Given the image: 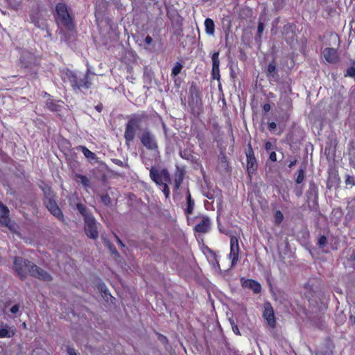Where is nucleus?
<instances>
[{"label": "nucleus", "instance_id": "nucleus-26", "mask_svg": "<svg viewBox=\"0 0 355 355\" xmlns=\"http://www.w3.org/2000/svg\"><path fill=\"white\" fill-rule=\"evenodd\" d=\"M98 288L101 291V293L103 294V297L105 301L108 302L110 299L112 298V296L108 292V290L107 289L105 284H99L98 286Z\"/></svg>", "mask_w": 355, "mask_h": 355}, {"label": "nucleus", "instance_id": "nucleus-50", "mask_svg": "<svg viewBox=\"0 0 355 355\" xmlns=\"http://www.w3.org/2000/svg\"><path fill=\"white\" fill-rule=\"evenodd\" d=\"M316 355H333L331 350H320L316 352Z\"/></svg>", "mask_w": 355, "mask_h": 355}, {"label": "nucleus", "instance_id": "nucleus-49", "mask_svg": "<svg viewBox=\"0 0 355 355\" xmlns=\"http://www.w3.org/2000/svg\"><path fill=\"white\" fill-rule=\"evenodd\" d=\"M346 184H352L355 186V178L349 175H346L345 180Z\"/></svg>", "mask_w": 355, "mask_h": 355}, {"label": "nucleus", "instance_id": "nucleus-12", "mask_svg": "<svg viewBox=\"0 0 355 355\" xmlns=\"http://www.w3.org/2000/svg\"><path fill=\"white\" fill-rule=\"evenodd\" d=\"M263 316L267 320V323L270 327L272 328L275 327L276 322L275 319L274 310L270 303L266 302L264 304V311Z\"/></svg>", "mask_w": 355, "mask_h": 355}, {"label": "nucleus", "instance_id": "nucleus-29", "mask_svg": "<svg viewBox=\"0 0 355 355\" xmlns=\"http://www.w3.org/2000/svg\"><path fill=\"white\" fill-rule=\"evenodd\" d=\"M79 148L81 149L83 153L87 158L90 159H95L96 158L95 153L90 151L85 146H80Z\"/></svg>", "mask_w": 355, "mask_h": 355}, {"label": "nucleus", "instance_id": "nucleus-46", "mask_svg": "<svg viewBox=\"0 0 355 355\" xmlns=\"http://www.w3.org/2000/svg\"><path fill=\"white\" fill-rule=\"evenodd\" d=\"M265 25L263 22L261 20L259 21L258 27H257V37L260 39L261 37V34L264 30Z\"/></svg>", "mask_w": 355, "mask_h": 355}, {"label": "nucleus", "instance_id": "nucleus-42", "mask_svg": "<svg viewBox=\"0 0 355 355\" xmlns=\"http://www.w3.org/2000/svg\"><path fill=\"white\" fill-rule=\"evenodd\" d=\"M327 244V239L324 235L320 236L318 241V245L320 248H324Z\"/></svg>", "mask_w": 355, "mask_h": 355}, {"label": "nucleus", "instance_id": "nucleus-4", "mask_svg": "<svg viewBox=\"0 0 355 355\" xmlns=\"http://www.w3.org/2000/svg\"><path fill=\"white\" fill-rule=\"evenodd\" d=\"M15 271L21 280L26 279L27 275L33 272L35 263L22 257H15L14 260Z\"/></svg>", "mask_w": 355, "mask_h": 355}, {"label": "nucleus", "instance_id": "nucleus-10", "mask_svg": "<svg viewBox=\"0 0 355 355\" xmlns=\"http://www.w3.org/2000/svg\"><path fill=\"white\" fill-rule=\"evenodd\" d=\"M31 20L36 27L41 28L42 30H46L47 36H51V33L48 30L46 20L44 17H42L41 15L38 12L31 14Z\"/></svg>", "mask_w": 355, "mask_h": 355}, {"label": "nucleus", "instance_id": "nucleus-24", "mask_svg": "<svg viewBox=\"0 0 355 355\" xmlns=\"http://www.w3.org/2000/svg\"><path fill=\"white\" fill-rule=\"evenodd\" d=\"M187 208L185 209V213L187 215H189L193 213L195 202L194 200L191 198V196L189 189L187 190Z\"/></svg>", "mask_w": 355, "mask_h": 355}, {"label": "nucleus", "instance_id": "nucleus-36", "mask_svg": "<svg viewBox=\"0 0 355 355\" xmlns=\"http://www.w3.org/2000/svg\"><path fill=\"white\" fill-rule=\"evenodd\" d=\"M75 176H76V178L80 179L81 184L85 187H89V179L86 176L80 175V174H78V173H76L75 175Z\"/></svg>", "mask_w": 355, "mask_h": 355}, {"label": "nucleus", "instance_id": "nucleus-40", "mask_svg": "<svg viewBox=\"0 0 355 355\" xmlns=\"http://www.w3.org/2000/svg\"><path fill=\"white\" fill-rule=\"evenodd\" d=\"M284 216L282 211H277L275 214V223L276 225H279L283 220Z\"/></svg>", "mask_w": 355, "mask_h": 355}, {"label": "nucleus", "instance_id": "nucleus-48", "mask_svg": "<svg viewBox=\"0 0 355 355\" xmlns=\"http://www.w3.org/2000/svg\"><path fill=\"white\" fill-rule=\"evenodd\" d=\"M168 184H169V183L165 182L163 184H162L164 187L162 191L164 193L166 198H168L169 193H170L169 187L168 186Z\"/></svg>", "mask_w": 355, "mask_h": 355}, {"label": "nucleus", "instance_id": "nucleus-34", "mask_svg": "<svg viewBox=\"0 0 355 355\" xmlns=\"http://www.w3.org/2000/svg\"><path fill=\"white\" fill-rule=\"evenodd\" d=\"M305 178V168H301L297 171V175L295 179V182L297 184H301Z\"/></svg>", "mask_w": 355, "mask_h": 355}, {"label": "nucleus", "instance_id": "nucleus-18", "mask_svg": "<svg viewBox=\"0 0 355 355\" xmlns=\"http://www.w3.org/2000/svg\"><path fill=\"white\" fill-rule=\"evenodd\" d=\"M306 196L308 202L312 200L314 204L316 203L318 199V187L313 181L309 182V190L306 191Z\"/></svg>", "mask_w": 355, "mask_h": 355}, {"label": "nucleus", "instance_id": "nucleus-22", "mask_svg": "<svg viewBox=\"0 0 355 355\" xmlns=\"http://www.w3.org/2000/svg\"><path fill=\"white\" fill-rule=\"evenodd\" d=\"M267 76L277 80L279 76L277 74L276 64L275 61L271 62L268 66Z\"/></svg>", "mask_w": 355, "mask_h": 355}, {"label": "nucleus", "instance_id": "nucleus-19", "mask_svg": "<svg viewBox=\"0 0 355 355\" xmlns=\"http://www.w3.org/2000/svg\"><path fill=\"white\" fill-rule=\"evenodd\" d=\"M210 225L209 218L207 216H204L201 222L195 226L194 230L199 233H206L209 230Z\"/></svg>", "mask_w": 355, "mask_h": 355}, {"label": "nucleus", "instance_id": "nucleus-27", "mask_svg": "<svg viewBox=\"0 0 355 355\" xmlns=\"http://www.w3.org/2000/svg\"><path fill=\"white\" fill-rule=\"evenodd\" d=\"M87 75H85L84 79H80V81H78L77 80V85H72V87L76 89H80V88H85V89H88L90 86V83H89L87 80Z\"/></svg>", "mask_w": 355, "mask_h": 355}, {"label": "nucleus", "instance_id": "nucleus-52", "mask_svg": "<svg viewBox=\"0 0 355 355\" xmlns=\"http://www.w3.org/2000/svg\"><path fill=\"white\" fill-rule=\"evenodd\" d=\"M158 340L162 343L163 344H167L168 343V339L167 338L162 334H158Z\"/></svg>", "mask_w": 355, "mask_h": 355}, {"label": "nucleus", "instance_id": "nucleus-60", "mask_svg": "<svg viewBox=\"0 0 355 355\" xmlns=\"http://www.w3.org/2000/svg\"><path fill=\"white\" fill-rule=\"evenodd\" d=\"M270 109H271V106H270V104H268V103H266V104H264V105H263V111H264L265 112H269V111L270 110Z\"/></svg>", "mask_w": 355, "mask_h": 355}, {"label": "nucleus", "instance_id": "nucleus-17", "mask_svg": "<svg viewBox=\"0 0 355 355\" xmlns=\"http://www.w3.org/2000/svg\"><path fill=\"white\" fill-rule=\"evenodd\" d=\"M21 67L24 68L32 69L33 66L35 65L36 59L35 56L31 53H24L20 59Z\"/></svg>", "mask_w": 355, "mask_h": 355}, {"label": "nucleus", "instance_id": "nucleus-6", "mask_svg": "<svg viewBox=\"0 0 355 355\" xmlns=\"http://www.w3.org/2000/svg\"><path fill=\"white\" fill-rule=\"evenodd\" d=\"M141 144L150 150H157L158 146L155 136L149 129L145 128L139 136Z\"/></svg>", "mask_w": 355, "mask_h": 355}, {"label": "nucleus", "instance_id": "nucleus-8", "mask_svg": "<svg viewBox=\"0 0 355 355\" xmlns=\"http://www.w3.org/2000/svg\"><path fill=\"white\" fill-rule=\"evenodd\" d=\"M245 155L247 157L248 172L250 175L253 174L257 171L258 164L250 143L248 144V150L245 153Z\"/></svg>", "mask_w": 355, "mask_h": 355}, {"label": "nucleus", "instance_id": "nucleus-16", "mask_svg": "<svg viewBox=\"0 0 355 355\" xmlns=\"http://www.w3.org/2000/svg\"><path fill=\"white\" fill-rule=\"evenodd\" d=\"M9 209L0 202V223L11 229L10 225V219L8 217Z\"/></svg>", "mask_w": 355, "mask_h": 355}, {"label": "nucleus", "instance_id": "nucleus-39", "mask_svg": "<svg viewBox=\"0 0 355 355\" xmlns=\"http://www.w3.org/2000/svg\"><path fill=\"white\" fill-rule=\"evenodd\" d=\"M101 201L105 206H110L112 204L111 198L107 193L101 196Z\"/></svg>", "mask_w": 355, "mask_h": 355}, {"label": "nucleus", "instance_id": "nucleus-59", "mask_svg": "<svg viewBox=\"0 0 355 355\" xmlns=\"http://www.w3.org/2000/svg\"><path fill=\"white\" fill-rule=\"evenodd\" d=\"M144 41L146 44L150 45L153 42V38L150 35H147Z\"/></svg>", "mask_w": 355, "mask_h": 355}, {"label": "nucleus", "instance_id": "nucleus-47", "mask_svg": "<svg viewBox=\"0 0 355 355\" xmlns=\"http://www.w3.org/2000/svg\"><path fill=\"white\" fill-rule=\"evenodd\" d=\"M230 322L231 324L233 331L237 335H241L239 327L234 321V320L230 319Z\"/></svg>", "mask_w": 355, "mask_h": 355}, {"label": "nucleus", "instance_id": "nucleus-55", "mask_svg": "<svg viewBox=\"0 0 355 355\" xmlns=\"http://www.w3.org/2000/svg\"><path fill=\"white\" fill-rule=\"evenodd\" d=\"M273 148H275L273 147V145L272 144V143L270 141H266L265 143V149L267 151L270 150V149H273Z\"/></svg>", "mask_w": 355, "mask_h": 355}, {"label": "nucleus", "instance_id": "nucleus-64", "mask_svg": "<svg viewBox=\"0 0 355 355\" xmlns=\"http://www.w3.org/2000/svg\"><path fill=\"white\" fill-rule=\"evenodd\" d=\"M349 322L352 324H355V316L351 315L349 316Z\"/></svg>", "mask_w": 355, "mask_h": 355}, {"label": "nucleus", "instance_id": "nucleus-3", "mask_svg": "<svg viewBox=\"0 0 355 355\" xmlns=\"http://www.w3.org/2000/svg\"><path fill=\"white\" fill-rule=\"evenodd\" d=\"M147 119L146 114H132L128 121L124 133L126 141H132L135 139L136 130L141 129V123Z\"/></svg>", "mask_w": 355, "mask_h": 355}, {"label": "nucleus", "instance_id": "nucleus-23", "mask_svg": "<svg viewBox=\"0 0 355 355\" xmlns=\"http://www.w3.org/2000/svg\"><path fill=\"white\" fill-rule=\"evenodd\" d=\"M76 209L78 210L79 213L83 216L84 220L89 218L93 217L92 214L90 213L89 209L82 203H77Z\"/></svg>", "mask_w": 355, "mask_h": 355}, {"label": "nucleus", "instance_id": "nucleus-32", "mask_svg": "<svg viewBox=\"0 0 355 355\" xmlns=\"http://www.w3.org/2000/svg\"><path fill=\"white\" fill-rule=\"evenodd\" d=\"M184 179V173L182 171H180L178 173L175 174V189H178L180 184L182 183Z\"/></svg>", "mask_w": 355, "mask_h": 355}, {"label": "nucleus", "instance_id": "nucleus-25", "mask_svg": "<svg viewBox=\"0 0 355 355\" xmlns=\"http://www.w3.org/2000/svg\"><path fill=\"white\" fill-rule=\"evenodd\" d=\"M205 26L206 33L209 35H213L214 34L215 25L211 19L207 18L205 21Z\"/></svg>", "mask_w": 355, "mask_h": 355}, {"label": "nucleus", "instance_id": "nucleus-43", "mask_svg": "<svg viewBox=\"0 0 355 355\" xmlns=\"http://www.w3.org/2000/svg\"><path fill=\"white\" fill-rule=\"evenodd\" d=\"M211 76L213 79L219 80L220 79V70L218 67H212Z\"/></svg>", "mask_w": 355, "mask_h": 355}, {"label": "nucleus", "instance_id": "nucleus-35", "mask_svg": "<svg viewBox=\"0 0 355 355\" xmlns=\"http://www.w3.org/2000/svg\"><path fill=\"white\" fill-rule=\"evenodd\" d=\"M339 178L337 177L336 175H334V176H331L327 183V187L328 189H331L333 187L335 184L337 185L338 182Z\"/></svg>", "mask_w": 355, "mask_h": 355}, {"label": "nucleus", "instance_id": "nucleus-30", "mask_svg": "<svg viewBox=\"0 0 355 355\" xmlns=\"http://www.w3.org/2000/svg\"><path fill=\"white\" fill-rule=\"evenodd\" d=\"M104 243H105V245L110 250L112 254L114 255L115 257H120L119 253L118 252V251L116 250V249L115 248L114 245L109 240L105 239L104 240Z\"/></svg>", "mask_w": 355, "mask_h": 355}, {"label": "nucleus", "instance_id": "nucleus-5", "mask_svg": "<svg viewBox=\"0 0 355 355\" xmlns=\"http://www.w3.org/2000/svg\"><path fill=\"white\" fill-rule=\"evenodd\" d=\"M150 177L153 181L159 185L163 184L165 182L171 183L170 174L166 168L159 171L155 167L152 166L150 170Z\"/></svg>", "mask_w": 355, "mask_h": 355}, {"label": "nucleus", "instance_id": "nucleus-28", "mask_svg": "<svg viewBox=\"0 0 355 355\" xmlns=\"http://www.w3.org/2000/svg\"><path fill=\"white\" fill-rule=\"evenodd\" d=\"M219 160H220V162H219L220 167L225 172H227L228 168H229V164H228L227 159L226 156L223 153L220 154V156L219 157Z\"/></svg>", "mask_w": 355, "mask_h": 355}, {"label": "nucleus", "instance_id": "nucleus-21", "mask_svg": "<svg viewBox=\"0 0 355 355\" xmlns=\"http://www.w3.org/2000/svg\"><path fill=\"white\" fill-rule=\"evenodd\" d=\"M62 78L64 80L67 79L71 83V85H77V76L76 75L71 71L69 69H66L62 72Z\"/></svg>", "mask_w": 355, "mask_h": 355}, {"label": "nucleus", "instance_id": "nucleus-7", "mask_svg": "<svg viewBox=\"0 0 355 355\" xmlns=\"http://www.w3.org/2000/svg\"><path fill=\"white\" fill-rule=\"evenodd\" d=\"M84 230L86 235L92 239H96L98 237L96 220L94 217L89 218L84 220Z\"/></svg>", "mask_w": 355, "mask_h": 355}, {"label": "nucleus", "instance_id": "nucleus-51", "mask_svg": "<svg viewBox=\"0 0 355 355\" xmlns=\"http://www.w3.org/2000/svg\"><path fill=\"white\" fill-rule=\"evenodd\" d=\"M112 161L119 165V166H124V167H128V165L127 163L124 164L122 161L118 159H112Z\"/></svg>", "mask_w": 355, "mask_h": 355}, {"label": "nucleus", "instance_id": "nucleus-62", "mask_svg": "<svg viewBox=\"0 0 355 355\" xmlns=\"http://www.w3.org/2000/svg\"><path fill=\"white\" fill-rule=\"evenodd\" d=\"M349 259L353 262H355V250L352 252Z\"/></svg>", "mask_w": 355, "mask_h": 355}, {"label": "nucleus", "instance_id": "nucleus-57", "mask_svg": "<svg viewBox=\"0 0 355 355\" xmlns=\"http://www.w3.org/2000/svg\"><path fill=\"white\" fill-rule=\"evenodd\" d=\"M145 0H132V3L139 7L140 5L144 3Z\"/></svg>", "mask_w": 355, "mask_h": 355}, {"label": "nucleus", "instance_id": "nucleus-33", "mask_svg": "<svg viewBox=\"0 0 355 355\" xmlns=\"http://www.w3.org/2000/svg\"><path fill=\"white\" fill-rule=\"evenodd\" d=\"M46 106L48 108L53 112H60L61 106L55 103H54L51 100H49L46 101Z\"/></svg>", "mask_w": 355, "mask_h": 355}, {"label": "nucleus", "instance_id": "nucleus-13", "mask_svg": "<svg viewBox=\"0 0 355 355\" xmlns=\"http://www.w3.org/2000/svg\"><path fill=\"white\" fill-rule=\"evenodd\" d=\"M230 257L232 258V266H234L236 264L239 259V247L237 238L232 236L230 239Z\"/></svg>", "mask_w": 355, "mask_h": 355}, {"label": "nucleus", "instance_id": "nucleus-54", "mask_svg": "<svg viewBox=\"0 0 355 355\" xmlns=\"http://www.w3.org/2000/svg\"><path fill=\"white\" fill-rule=\"evenodd\" d=\"M67 352L69 355H77L75 349L69 346L67 347Z\"/></svg>", "mask_w": 355, "mask_h": 355}, {"label": "nucleus", "instance_id": "nucleus-15", "mask_svg": "<svg viewBox=\"0 0 355 355\" xmlns=\"http://www.w3.org/2000/svg\"><path fill=\"white\" fill-rule=\"evenodd\" d=\"M240 280L243 288L251 289L254 293H259L261 292V286L257 282L252 279H245L244 277L241 278Z\"/></svg>", "mask_w": 355, "mask_h": 355}, {"label": "nucleus", "instance_id": "nucleus-11", "mask_svg": "<svg viewBox=\"0 0 355 355\" xmlns=\"http://www.w3.org/2000/svg\"><path fill=\"white\" fill-rule=\"evenodd\" d=\"M296 26L293 24H287L283 27L282 35L288 44H291L295 39Z\"/></svg>", "mask_w": 355, "mask_h": 355}, {"label": "nucleus", "instance_id": "nucleus-58", "mask_svg": "<svg viewBox=\"0 0 355 355\" xmlns=\"http://www.w3.org/2000/svg\"><path fill=\"white\" fill-rule=\"evenodd\" d=\"M269 158L271 161L276 162L277 161V155H276L275 152L270 153Z\"/></svg>", "mask_w": 355, "mask_h": 355}, {"label": "nucleus", "instance_id": "nucleus-9", "mask_svg": "<svg viewBox=\"0 0 355 355\" xmlns=\"http://www.w3.org/2000/svg\"><path fill=\"white\" fill-rule=\"evenodd\" d=\"M189 105L191 107V113L194 116H198L202 110V103L200 95L189 96Z\"/></svg>", "mask_w": 355, "mask_h": 355}, {"label": "nucleus", "instance_id": "nucleus-1", "mask_svg": "<svg viewBox=\"0 0 355 355\" xmlns=\"http://www.w3.org/2000/svg\"><path fill=\"white\" fill-rule=\"evenodd\" d=\"M41 189L44 193V203L47 209L59 220L64 222V214L55 200V194L51 187L47 184H45L44 187H41Z\"/></svg>", "mask_w": 355, "mask_h": 355}, {"label": "nucleus", "instance_id": "nucleus-38", "mask_svg": "<svg viewBox=\"0 0 355 355\" xmlns=\"http://www.w3.org/2000/svg\"><path fill=\"white\" fill-rule=\"evenodd\" d=\"M183 66L180 62H176L175 65L172 69L171 75L173 77H175L178 74H179L182 69Z\"/></svg>", "mask_w": 355, "mask_h": 355}, {"label": "nucleus", "instance_id": "nucleus-14", "mask_svg": "<svg viewBox=\"0 0 355 355\" xmlns=\"http://www.w3.org/2000/svg\"><path fill=\"white\" fill-rule=\"evenodd\" d=\"M31 275L45 282H51L53 279V277L49 273L35 264L33 268V272H31Z\"/></svg>", "mask_w": 355, "mask_h": 355}, {"label": "nucleus", "instance_id": "nucleus-53", "mask_svg": "<svg viewBox=\"0 0 355 355\" xmlns=\"http://www.w3.org/2000/svg\"><path fill=\"white\" fill-rule=\"evenodd\" d=\"M19 304H15L12 306L10 309V312L13 314L17 313L19 311Z\"/></svg>", "mask_w": 355, "mask_h": 355}, {"label": "nucleus", "instance_id": "nucleus-20", "mask_svg": "<svg viewBox=\"0 0 355 355\" xmlns=\"http://www.w3.org/2000/svg\"><path fill=\"white\" fill-rule=\"evenodd\" d=\"M324 57L328 62L336 63L338 60L337 51L333 48H326L323 52Z\"/></svg>", "mask_w": 355, "mask_h": 355}, {"label": "nucleus", "instance_id": "nucleus-45", "mask_svg": "<svg viewBox=\"0 0 355 355\" xmlns=\"http://www.w3.org/2000/svg\"><path fill=\"white\" fill-rule=\"evenodd\" d=\"M13 335L7 329V328H0V338H10Z\"/></svg>", "mask_w": 355, "mask_h": 355}, {"label": "nucleus", "instance_id": "nucleus-63", "mask_svg": "<svg viewBox=\"0 0 355 355\" xmlns=\"http://www.w3.org/2000/svg\"><path fill=\"white\" fill-rule=\"evenodd\" d=\"M95 109L98 112H101L103 110V105L98 104L95 107Z\"/></svg>", "mask_w": 355, "mask_h": 355}, {"label": "nucleus", "instance_id": "nucleus-56", "mask_svg": "<svg viewBox=\"0 0 355 355\" xmlns=\"http://www.w3.org/2000/svg\"><path fill=\"white\" fill-rule=\"evenodd\" d=\"M277 128V124L275 122H270L268 124V128L270 131H273Z\"/></svg>", "mask_w": 355, "mask_h": 355}, {"label": "nucleus", "instance_id": "nucleus-41", "mask_svg": "<svg viewBox=\"0 0 355 355\" xmlns=\"http://www.w3.org/2000/svg\"><path fill=\"white\" fill-rule=\"evenodd\" d=\"M189 95L193 96V95H200V91L198 88L197 87L196 83H192L191 85L189 88Z\"/></svg>", "mask_w": 355, "mask_h": 355}, {"label": "nucleus", "instance_id": "nucleus-61", "mask_svg": "<svg viewBox=\"0 0 355 355\" xmlns=\"http://www.w3.org/2000/svg\"><path fill=\"white\" fill-rule=\"evenodd\" d=\"M114 236L116 239L117 243L121 246L125 247V245L123 243L122 241L119 238V236L116 234H114Z\"/></svg>", "mask_w": 355, "mask_h": 355}, {"label": "nucleus", "instance_id": "nucleus-37", "mask_svg": "<svg viewBox=\"0 0 355 355\" xmlns=\"http://www.w3.org/2000/svg\"><path fill=\"white\" fill-rule=\"evenodd\" d=\"M180 155L181 156L182 158L187 160H191L193 159V155H191V151L187 149L180 150Z\"/></svg>", "mask_w": 355, "mask_h": 355}, {"label": "nucleus", "instance_id": "nucleus-2", "mask_svg": "<svg viewBox=\"0 0 355 355\" xmlns=\"http://www.w3.org/2000/svg\"><path fill=\"white\" fill-rule=\"evenodd\" d=\"M55 18L57 24L68 32L74 30L73 19L69 13L67 6L63 3H58L55 6Z\"/></svg>", "mask_w": 355, "mask_h": 355}, {"label": "nucleus", "instance_id": "nucleus-31", "mask_svg": "<svg viewBox=\"0 0 355 355\" xmlns=\"http://www.w3.org/2000/svg\"><path fill=\"white\" fill-rule=\"evenodd\" d=\"M351 64L352 66L347 69L345 76L354 78L355 80V60H351Z\"/></svg>", "mask_w": 355, "mask_h": 355}, {"label": "nucleus", "instance_id": "nucleus-44", "mask_svg": "<svg viewBox=\"0 0 355 355\" xmlns=\"http://www.w3.org/2000/svg\"><path fill=\"white\" fill-rule=\"evenodd\" d=\"M219 53L218 52H216L212 55L211 60H212V67H219V58H218Z\"/></svg>", "mask_w": 355, "mask_h": 355}]
</instances>
